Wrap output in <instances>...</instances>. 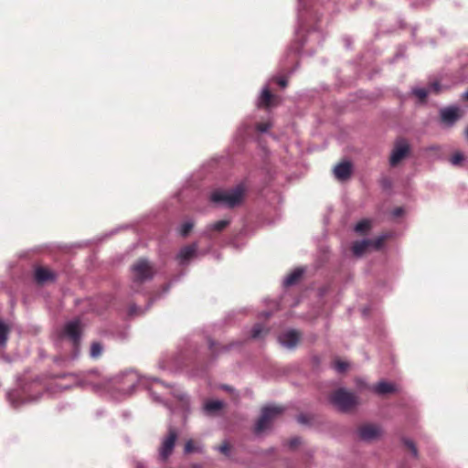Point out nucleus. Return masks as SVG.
I'll use <instances>...</instances> for the list:
<instances>
[{
	"label": "nucleus",
	"mask_w": 468,
	"mask_h": 468,
	"mask_svg": "<svg viewBox=\"0 0 468 468\" xmlns=\"http://www.w3.org/2000/svg\"><path fill=\"white\" fill-rule=\"evenodd\" d=\"M296 442H297V441H296L295 440L292 441V444H296Z\"/></svg>",
	"instance_id": "nucleus-39"
},
{
	"label": "nucleus",
	"mask_w": 468,
	"mask_h": 468,
	"mask_svg": "<svg viewBox=\"0 0 468 468\" xmlns=\"http://www.w3.org/2000/svg\"><path fill=\"white\" fill-rule=\"evenodd\" d=\"M193 227H194V222L192 220H187L180 226L178 232L181 236L186 237L190 232V230L193 229Z\"/></svg>",
	"instance_id": "nucleus-24"
},
{
	"label": "nucleus",
	"mask_w": 468,
	"mask_h": 468,
	"mask_svg": "<svg viewBox=\"0 0 468 468\" xmlns=\"http://www.w3.org/2000/svg\"><path fill=\"white\" fill-rule=\"evenodd\" d=\"M409 152L410 145L404 139L397 141L390 154V165L396 166L403 158L408 155Z\"/></svg>",
	"instance_id": "nucleus-7"
},
{
	"label": "nucleus",
	"mask_w": 468,
	"mask_h": 468,
	"mask_svg": "<svg viewBox=\"0 0 468 468\" xmlns=\"http://www.w3.org/2000/svg\"><path fill=\"white\" fill-rule=\"evenodd\" d=\"M177 439V433L174 429H170L168 434L163 439L159 448V458L163 462L172 454Z\"/></svg>",
	"instance_id": "nucleus-6"
},
{
	"label": "nucleus",
	"mask_w": 468,
	"mask_h": 468,
	"mask_svg": "<svg viewBox=\"0 0 468 468\" xmlns=\"http://www.w3.org/2000/svg\"><path fill=\"white\" fill-rule=\"evenodd\" d=\"M19 393L17 391H10L7 393V398L13 407L17 408L23 402L19 401Z\"/></svg>",
	"instance_id": "nucleus-25"
},
{
	"label": "nucleus",
	"mask_w": 468,
	"mask_h": 468,
	"mask_svg": "<svg viewBox=\"0 0 468 468\" xmlns=\"http://www.w3.org/2000/svg\"><path fill=\"white\" fill-rule=\"evenodd\" d=\"M133 278L135 282H143L153 278L154 271L151 263L145 259H140L132 267Z\"/></svg>",
	"instance_id": "nucleus-4"
},
{
	"label": "nucleus",
	"mask_w": 468,
	"mask_h": 468,
	"mask_svg": "<svg viewBox=\"0 0 468 468\" xmlns=\"http://www.w3.org/2000/svg\"><path fill=\"white\" fill-rule=\"evenodd\" d=\"M334 367L337 372L341 373L347 369L348 364L346 362L338 360L335 363Z\"/></svg>",
	"instance_id": "nucleus-30"
},
{
	"label": "nucleus",
	"mask_w": 468,
	"mask_h": 468,
	"mask_svg": "<svg viewBox=\"0 0 468 468\" xmlns=\"http://www.w3.org/2000/svg\"><path fill=\"white\" fill-rule=\"evenodd\" d=\"M102 353V346L99 343H93L90 347V356L93 358L99 357Z\"/></svg>",
	"instance_id": "nucleus-26"
},
{
	"label": "nucleus",
	"mask_w": 468,
	"mask_h": 468,
	"mask_svg": "<svg viewBox=\"0 0 468 468\" xmlns=\"http://www.w3.org/2000/svg\"><path fill=\"white\" fill-rule=\"evenodd\" d=\"M279 101V98L273 96L268 87H264L261 90V95L257 101L258 107L271 108L276 105Z\"/></svg>",
	"instance_id": "nucleus-13"
},
{
	"label": "nucleus",
	"mask_w": 468,
	"mask_h": 468,
	"mask_svg": "<svg viewBox=\"0 0 468 468\" xmlns=\"http://www.w3.org/2000/svg\"><path fill=\"white\" fill-rule=\"evenodd\" d=\"M218 451L221 452L224 454H229V447L228 443H223L222 445H220L218 447Z\"/></svg>",
	"instance_id": "nucleus-33"
},
{
	"label": "nucleus",
	"mask_w": 468,
	"mask_h": 468,
	"mask_svg": "<svg viewBox=\"0 0 468 468\" xmlns=\"http://www.w3.org/2000/svg\"><path fill=\"white\" fill-rule=\"evenodd\" d=\"M330 402L339 410L346 412L356 406L357 397L355 393L341 388L330 396Z\"/></svg>",
	"instance_id": "nucleus-2"
},
{
	"label": "nucleus",
	"mask_w": 468,
	"mask_h": 468,
	"mask_svg": "<svg viewBox=\"0 0 468 468\" xmlns=\"http://www.w3.org/2000/svg\"><path fill=\"white\" fill-rule=\"evenodd\" d=\"M244 193L242 185L231 189H216L210 194V201L220 207H234L241 203Z\"/></svg>",
	"instance_id": "nucleus-1"
},
{
	"label": "nucleus",
	"mask_w": 468,
	"mask_h": 468,
	"mask_svg": "<svg viewBox=\"0 0 468 468\" xmlns=\"http://www.w3.org/2000/svg\"><path fill=\"white\" fill-rule=\"evenodd\" d=\"M387 237H388V235H381L378 238H377L375 240L363 239L361 241H356L352 246L353 253L356 256L360 257L369 248H374L376 250H378L382 246V243L387 239Z\"/></svg>",
	"instance_id": "nucleus-5"
},
{
	"label": "nucleus",
	"mask_w": 468,
	"mask_h": 468,
	"mask_svg": "<svg viewBox=\"0 0 468 468\" xmlns=\"http://www.w3.org/2000/svg\"><path fill=\"white\" fill-rule=\"evenodd\" d=\"M35 278L38 282L42 283L55 280V273L48 269L39 267L35 271Z\"/></svg>",
	"instance_id": "nucleus-18"
},
{
	"label": "nucleus",
	"mask_w": 468,
	"mask_h": 468,
	"mask_svg": "<svg viewBox=\"0 0 468 468\" xmlns=\"http://www.w3.org/2000/svg\"><path fill=\"white\" fill-rule=\"evenodd\" d=\"M352 171V165L350 162L345 161L337 164L334 168V175L335 178L340 181H345L350 177Z\"/></svg>",
	"instance_id": "nucleus-14"
},
{
	"label": "nucleus",
	"mask_w": 468,
	"mask_h": 468,
	"mask_svg": "<svg viewBox=\"0 0 468 468\" xmlns=\"http://www.w3.org/2000/svg\"><path fill=\"white\" fill-rule=\"evenodd\" d=\"M229 224V219H221V220H218L213 224H210L209 226H207V229L205 230L204 232V235H208V233L212 230H215V231H221L223 230L226 227H228Z\"/></svg>",
	"instance_id": "nucleus-21"
},
{
	"label": "nucleus",
	"mask_w": 468,
	"mask_h": 468,
	"mask_svg": "<svg viewBox=\"0 0 468 468\" xmlns=\"http://www.w3.org/2000/svg\"><path fill=\"white\" fill-rule=\"evenodd\" d=\"M197 243H193L183 247L176 255V260L178 261L179 264H188L191 260L195 259L197 256Z\"/></svg>",
	"instance_id": "nucleus-8"
},
{
	"label": "nucleus",
	"mask_w": 468,
	"mask_h": 468,
	"mask_svg": "<svg viewBox=\"0 0 468 468\" xmlns=\"http://www.w3.org/2000/svg\"><path fill=\"white\" fill-rule=\"evenodd\" d=\"M199 451H200L199 447L195 446L192 440H189L186 442V444H185V452L186 453H191V452H199Z\"/></svg>",
	"instance_id": "nucleus-28"
},
{
	"label": "nucleus",
	"mask_w": 468,
	"mask_h": 468,
	"mask_svg": "<svg viewBox=\"0 0 468 468\" xmlns=\"http://www.w3.org/2000/svg\"><path fill=\"white\" fill-rule=\"evenodd\" d=\"M303 269H295L293 271H292L290 274H288L284 280H283V284L284 286H291L292 284H294L299 279L300 277L303 275Z\"/></svg>",
	"instance_id": "nucleus-20"
},
{
	"label": "nucleus",
	"mask_w": 468,
	"mask_h": 468,
	"mask_svg": "<svg viewBox=\"0 0 468 468\" xmlns=\"http://www.w3.org/2000/svg\"><path fill=\"white\" fill-rule=\"evenodd\" d=\"M152 380H153V381H155V382H159V380H158V379H156V378H153Z\"/></svg>",
	"instance_id": "nucleus-38"
},
{
	"label": "nucleus",
	"mask_w": 468,
	"mask_h": 468,
	"mask_svg": "<svg viewBox=\"0 0 468 468\" xmlns=\"http://www.w3.org/2000/svg\"><path fill=\"white\" fill-rule=\"evenodd\" d=\"M463 115V111L459 107L452 106L441 110V118L447 126L452 125Z\"/></svg>",
	"instance_id": "nucleus-9"
},
{
	"label": "nucleus",
	"mask_w": 468,
	"mask_h": 468,
	"mask_svg": "<svg viewBox=\"0 0 468 468\" xmlns=\"http://www.w3.org/2000/svg\"><path fill=\"white\" fill-rule=\"evenodd\" d=\"M371 389L378 395H386L395 392L397 388L395 384L383 380L378 382L376 386L372 387Z\"/></svg>",
	"instance_id": "nucleus-17"
},
{
	"label": "nucleus",
	"mask_w": 468,
	"mask_h": 468,
	"mask_svg": "<svg viewBox=\"0 0 468 468\" xmlns=\"http://www.w3.org/2000/svg\"><path fill=\"white\" fill-rule=\"evenodd\" d=\"M359 437L364 441H371L380 435V429L375 425H366L359 429Z\"/></svg>",
	"instance_id": "nucleus-15"
},
{
	"label": "nucleus",
	"mask_w": 468,
	"mask_h": 468,
	"mask_svg": "<svg viewBox=\"0 0 468 468\" xmlns=\"http://www.w3.org/2000/svg\"><path fill=\"white\" fill-rule=\"evenodd\" d=\"M224 407V402L219 399L207 400L203 405V411L207 416H214Z\"/></svg>",
	"instance_id": "nucleus-16"
},
{
	"label": "nucleus",
	"mask_w": 468,
	"mask_h": 468,
	"mask_svg": "<svg viewBox=\"0 0 468 468\" xmlns=\"http://www.w3.org/2000/svg\"><path fill=\"white\" fill-rule=\"evenodd\" d=\"M440 91V86L437 82L432 83L429 89L417 88L413 90V94L418 97L420 101H423L429 93H437Z\"/></svg>",
	"instance_id": "nucleus-19"
},
{
	"label": "nucleus",
	"mask_w": 468,
	"mask_h": 468,
	"mask_svg": "<svg viewBox=\"0 0 468 468\" xmlns=\"http://www.w3.org/2000/svg\"><path fill=\"white\" fill-rule=\"evenodd\" d=\"M300 333L296 330H287L278 337L279 343L285 348H293L300 340Z\"/></svg>",
	"instance_id": "nucleus-10"
},
{
	"label": "nucleus",
	"mask_w": 468,
	"mask_h": 468,
	"mask_svg": "<svg viewBox=\"0 0 468 468\" xmlns=\"http://www.w3.org/2000/svg\"><path fill=\"white\" fill-rule=\"evenodd\" d=\"M404 442L407 445V447L410 450L412 455L414 457H417L418 456V451H417V448H416L415 444L413 443V441H411L410 440H405Z\"/></svg>",
	"instance_id": "nucleus-31"
},
{
	"label": "nucleus",
	"mask_w": 468,
	"mask_h": 468,
	"mask_svg": "<svg viewBox=\"0 0 468 468\" xmlns=\"http://www.w3.org/2000/svg\"><path fill=\"white\" fill-rule=\"evenodd\" d=\"M144 379L139 378L135 372H128L124 375L122 379V389L126 395L133 393V389L138 384H142Z\"/></svg>",
	"instance_id": "nucleus-11"
},
{
	"label": "nucleus",
	"mask_w": 468,
	"mask_h": 468,
	"mask_svg": "<svg viewBox=\"0 0 468 468\" xmlns=\"http://www.w3.org/2000/svg\"><path fill=\"white\" fill-rule=\"evenodd\" d=\"M467 136H468V129H467Z\"/></svg>",
	"instance_id": "nucleus-40"
},
{
	"label": "nucleus",
	"mask_w": 468,
	"mask_h": 468,
	"mask_svg": "<svg viewBox=\"0 0 468 468\" xmlns=\"http://www.w3.org/2000/svg\"><path fill=\"white\" fill-rule=\"evenodd\" d=\"M403 210L401 207L396 208L393 210L392 214L394 217H399L402 214Z\"/></svg>",
	"instance_id": "nucleus-35"
},
{
	"label": "nucleus",
	"mask_w": 468,
	"mask_h": 468,
	"mask_svg": "<svg viewBox=\"0 0 468 468\" xmlns=\"http://www.w3.org/2000/svg\"><path fill=\"white\" fill-rule=\"evenodd\" d=\"M372 221L369 219H362L355 226V231L359 234H365L371 228Z\"/></svg>",
	"instance_id": "nucleus-23"
},
{
	"label": "nucleus",
	"mask_w": 468,
	"mask_h": 468,
	"mask_svg": "<svg viewBox=\"0 0 468 468\" xmlns=\"http://www.w3.org/2000/svg\"><path fill=\"white\" fill-rule=\"evenodd\" d=\"M271 127V122H261L257 124V130L261 133H266Z\"/></svg>",
	"instance_id": "nucleus-32"
},
{
	"label": "nucleus",
	"mask_w": 468,
	"mask_h": 468,
	"mask_svg": "<svg viewBox=\"0 0 468 468\" xmlns=\"http://www.w3.org/2000/svg\"><path fill=\"white\" fill-rule=\"evenodd\" d=\"M10 332L9 326L0 319V346L5 347Z\"/></svg>",
	"instance_id": "nucleus-22"
},
{
	"label": "nucleus",
	"mask_w": 468,
	"mask_h": 468,
	"mask_svg": "<svg viewBox=\"0 0 468 468\" xmlns=\"http://www.w3.org/2000/svg\"><path fill=\"white\" fill-rule=\"evenodd\" d=\"M463 96H464L465 98H468V90H467V91H465V92L463 93Z\"/></svg>",
	"instance_id": "nucleus-37"
},
{
	"label": "nucleus",
	"mask_w": 468,
	"mask_h": 468,
	"mask_svg": "<svg viewBox=\"0 0 468 468\" xmlns=\"http://www.w3.org/2000/svg\"><path fill=\"white\" fill-rule=\"evenodd\" d=\"M64 334L67 335L74 346L77 345L80 335V322L76 319L66 324Z\"/></svg>",
	"instance_id": "nucleus-12"
},
{
	"label": "nucleus",
	"mask_w": 468,
	"mask_h": 468,
	"mask_svg": "<svg viewBox=\"0 0 468 468\" xmlns=\"http://www.w3.org/2000/svg\"><path fill=\"white\" fill-rule=\"evenodd\" d=\"M463 154L461 152H456L452 155L450 162L452 165H459L463 163Z\"/></svg>",
	"instance_id": "nucleus-27"
},
{
	"label": "nucleus",
	"mask_w": 468,
	"mask_h": 468,
	"mask_svg": "<svg viewBox=\"0 0 468 468\" xmlns=\"http://www.w3.org/2000/svg\"><path fill=\"white\" fill-rule=\"evenodd\" d=\"M185 398H186V396H185V395L179 396V399H180L181 400H184V399H185Z\"/></svg>",
	"instance_id": "nucleus-36"
},
{
	"label": "nucleus",
	"mask_w": 468,
	"mask_h": 468,
	"mask_svg": "<svg viewBox=\"0 0 468 468\" xmlns=\"http://www.w3.org/2000/svg\"><path fill=\"white\" fill-rule=\"evenodd\" d=\"M263 332V326L260 324H257L253 326L251 330V337L252 338H259Z\"/></svg>",
	"instance_id": "nucleus-29"
},
{
	"label": "nucleus",
	"mask_w": 468,
	"mask_h": 468,
	"mask_svg": "<svg viewBox=\"0 0 468 468\" xmlns=\"http://www.w3.org/2000/svg\"><path fill=\"white\" fill-rule=\"evenodd\" d=\"M277 82L282 88H285L287 86V80L284 78H278Z\"/></svg>",
	"instance_id": "nucleus-34"
},
{
	"label": "nucleus",
	"mask_w": 468,
	"mask_h": 468,
	"mask_svg": "<svg viewBox=\"0 0 468 468\" xmlns=\"http://www.w3.org/2000/svg\"><path fill=\"white\" fill-rule=\"evenodd\" d=\"M283 409L278 406H268L262 409L261 415L255 424L254 431L261 434L271 428V423L282 414Z\"/></svg>",
	"instance_id": "nucleus-3"
}]
</instances>
